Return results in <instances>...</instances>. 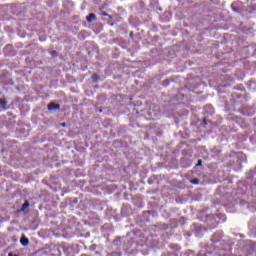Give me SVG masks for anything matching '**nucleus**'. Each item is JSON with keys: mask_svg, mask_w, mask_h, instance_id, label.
<instances>
[{"mask_svg": "<svg viewBox=\"0 0 256 256\" xmlns=\"http://www.w3.org/2000/svg\"><path fill=\"white\" fill-rule=\"evenodd\" d=\"M20 242H21V244H22L24 247H27V245H29V239L26 238L25 236H23V237L20 239Z\"/></svg>", "mask_w": 256, "mask_h": 256, "instance_id": "f257e3e1", "label": "nucleus"}, {"mask_svg": "<svg viewBox=\"0 0 256 256\" xmlns=\"http://www.w3.org/2000/svg\"><path fill=\"white\" fill-rule=\"evenodd\" d=\"M54 109H59V104L51 103V104L48 105V110L49 111H54Z\"/></svg>", "mask_w": 256, "mask_h": 256, "instance_id": "f03ea898", "label": "nucleus"}, {"mask_svg": "<svg viewBox=\"0 0 256 256\" xmlns=\"http://www.w3.org/2000/svg\"><path fill=\"white\" fill-rule=\"evenodd\" d=\"M0 107L2 109H5V107H7V100L6 99H0Z\"/></svg>", "mask_w": 256, "mask_h": 256, "instance_id": "7ed1b4c3", "label": "nucleus"}, {"mask_svg": "<svg viewBox=\"0 0 256 256\" xmlns=\"http://www.w3.org/2000/svg\"><path fill=\"white\" fill-rule=\"evenodd\" d=\"M87 21L89 23H91V21H95V14H90L89 16H87Z\"/></svg>", "mask_w": 256, "mask_h": 256, "instance_id": "20e7f679", "label": "nucleus"}, {"mask_svg": "<svg viewBox=\"0 0 256 256\" xmlns=\"http://www.w3.org/2000/svg\"><path fill=\"white\" fill-rule=\"evenodd\" d=\"M27 207H29V202L26 201L23 206H22V211H25V209H27Z\"/></svg>", "mask_w": 256, "mask_h": 256, "instance_id": "39448f33", "label": "nucleus"}, {"mask_svg": "<svg viewBox=\"0 0 256 256\" xmlns=\"http://www.w3.org/2000/svg\"><path fill=\"white\" fill-rule=\"evenodd\" d=\"M191 183H193L194 185H197V183H199V180H197V179L192 180Z\"/></svg>", "mask_w": 256, "mask_h": 256, "instance_id": "423d86ee", "label": "nucleus"}, {"mask_svg": "<svg viewBox=\"0 0 256 256\" xmlns=\"http://www.w3.org/2000/svg\"><path fill=\"white\" fill-rule=\"evenodd\" d=\"M197 165H201V160L198 161V164Z\"/></svg>", "mask_w": 256, "mask_h": 256, "instance_id": "0eeeda50", "label": "nucleus"}]
</instances>
